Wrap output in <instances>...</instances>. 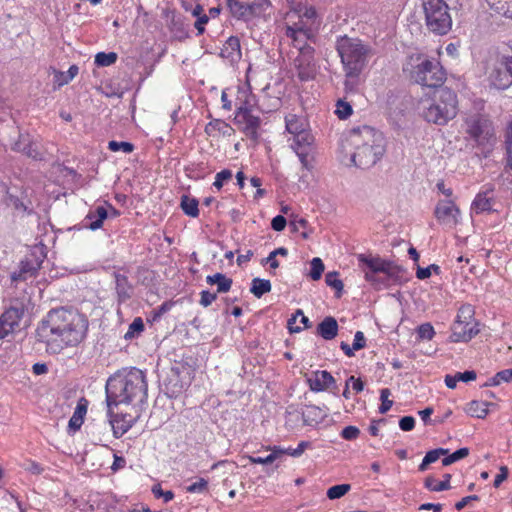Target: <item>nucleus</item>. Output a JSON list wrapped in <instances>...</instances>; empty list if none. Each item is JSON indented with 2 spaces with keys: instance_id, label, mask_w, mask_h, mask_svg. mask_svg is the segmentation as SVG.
<instances>
[{
  "instance_id": "1",
  "label": "nucleus",
  "mask_w": 512,
  "mask_h": 512,
  "mask_svg": "<svg viewBox=\"0 0 512 512\" xmlns=\"http://www.w3.org/2000/svg\"><path fill=\"white\" fill-rule=\"evenodd\" d=\"M88 320L75 310L65 308L48 312L38 326V340L46 343L47 351L57 354L65 346H76L86 337Z\"/></svg>"
},
{
  "instance_id": "2",
  "label": "nucleus",
  "mask_w": 512,
  "mask_h": 512,
  "mask_svg": "<svg viewBox=\"0 0 512 512\" xmlns=\"http://www.w3.org/2000/svg\"><path fill=\"white\" fill-rule=\"evenodd\" d=\"M106 404L108 416L113 415L114 407L120 404L133 406L147 398V382L142 370L132 367L110 376L106 382Z\"/></svg>"
},
{
  "instance_id": "3",
  "label": "nucleus",
  "mask_w": 512,
  "mask_h": 512,
  "mask_svg": "<svg viewBox=\"0 0 512 512\" xmlns=\"http://www.w3.org/2000/svg\"><path fill=\"white\" fill-rule=\"evenodd\" d=\"M350 143L354 147L351 160L361 169L374 166L385 153L383 134L371 126L364 125L352 129Z\"/></svg>"
},
{
  "instance_id": "4",
  "label": "nucleus",
  "mask_w": 512,
  "mask_h": 512,
  "mask_svg": "<svg viewBox=\"0 0 512 512\" xmlns=\"http://www.w3.org/2000/svg\"><path fill=\"white\" fill-rule=\"evenodd\" d=\"M357 259L359 267L364 272L365 280L374 285H389L391 282H400L404 278V268L379 256L359 254Z\"/></svg>"
},
{
  "instance_id": "5",
  "label": "nucleus",
  "mask_w": 512,
  "mask_h": 512,
  "mask_svg": "<svg viewBox=\"0 0 512 512\" xmlns=\"http://www.w3.org/2000/svg\"><path fill=\"white\" fill-rule=\"evenodd\" d=\"M336 50L341 58L344 71L354 74L363 72L372 55V49L358 38L347 36L337 40Z\"/></svg>"
},
{
  "instance_id": "6",
  "label": "nucleus",
  "mask_w": 512,
  "mask_h": 512,
  "mask_svg": "<svg viewBox=\"0 0 512 512\" xmlns=\"http://www.w3.org/2000/svg\"><path fill=\"white\" fill-rule=\"evenodd\" d=\"M411 60V68H404V71H409L412 81L429 88L442 87L446 80V72L440 62L422 56Z\"/></svg>"
},
{
  "instance_id": "7",
  "label": "nucleus",
  "mask_w": 512,
  "mask_h": 512,
  "mask_svg": "<svg viewBox=\"0 0 512 512\" xmlns=\"http://www.w3.org/2000/svg\"><path fill=\"white\" fill-rule=\"evenodd\" d=\"M457 95L448 88L437 91L433 102L423 111L426 121L437 125H445L457 115Z\"/></svg>"
},
{
  "instance_id": "8",
  "label": "nucleus",
  "mask_w": 512,
  "mask_h": 512,
  "mask_svg": "<svg viewBox=\"0 0 512 512\" xmlns=\"http://www.w3.org/2000/svg\"><path fill=\"white\" fill-rule=\"evenodd\" d=\"M422 6L428 30L436 35H446L452 28L447 3L444 0H423Z\"/></svg>"
},
{
  "instance_id": "9",
  "label": "nucleus",
  "mask_w": 512,
  "mask_h": 512,
  "mask_svg": "<svg viewBox=\"0 0 512 512\" xmlns=\"http://www.w3.org/2000/svg\"><path fill=\"white\" fill-rule=\"evenodd\" d=\"M474 311L470 305L462 306L459 309L457 319L452 325V342H468L475 337L480 329L479 324L473 318Z\"/></svg>"
},
{
  "instance_id": "10",
  "label": "nucleus",
  "mask_w": 512,
  "mask_h": 512,
  "mask_svg": "<svg viewBox=\"0 0 512 512\" xmlns=\"http://www.w3.org/2000/svg\"><path fill=\"white\" fill-rule=\"evenodd\" d=\"M227 6L233 17L249 21L254 17L265 16L271 8L269 0H227Z\"/></svg>"
},
{
  "instance_id": "11",
  "label": "nucleus",
  "mask_w": 512,
  "mask_h": 512,
  "mask_svg": "<svg viewBox=\"0 0 512 512\" xmlns=\"http://www.w3.org/2000/svg\"><path fill=\"white\" fill-rule=\"evenodd\" d=\"M291 148L297 154L303 168L312 170L315 155L313 135L306 131L294 136Z\"/></svg>"
},
{
  "instance_id": "12",
  "label": "nucleus",
  "mask_w": 512,
  "mask_h": 512,
  "mask_svg": "<svg viewBox=\"0 0 512 512\" xmlns=\"http://www.w3.org/2000/svg\"><path fill=\"white\" fill-rule=\"evenodd\" d=\"M314 48L309 44L299 47V54L294 60L298 78L305 82L315 78L317 73Z\"/></svg>"
},
{
  "instance_id": "13",
  "label": "nucleus",
  "mask_w": 512,
  "mask_h": 512,
  "mask_svg": "<svg viewBox=\"0 0 512 512\" xmlns=\"http://www.w3.org/2000/svg\"><path fill=\"white\" fill-rule=\"evenodd\" d=\"M489 78L497 89H506L512 84V45L510 50L500 57Z\"/></svg>"
},
{
  "instance_id": "14",
  "label": "nucleus",
  "mask_w": 512,
  "mask_h": 512,
  "mask_svg": "<svg viewBox=\"0 0 512 512\" xmlns=\"http://www.w3.org/2000/svg\"><path fill=\"white\" fill-rule=\"evenodd\" d=\"M465 130L471 138L478 143L488 141L493 135V127L491 121L484 115L473 114L465 120Z\"/></svg>"
},
{
  "instance_id": "15",
  "label": "nucleus",
  "mask_w": 512,
  "mask_h": 512,
  "mask_svg": "<svg viewBox=\"0 0 512 512\" xmlns=\"http://www.w3.org/2000/svg\"><path fill=\"white\" fill-rule=\"evenodd\" d=\"M234 121L236 124L242 125L240 129L248 138L254 141L258 140V129L261 125V119L253 115L249 108L240 106L236 112Z\"/></svg>"
},
{
  "instance_id": "16",
  "label": "nucleus",
  "mask_w": 512,
  "mask_h": 512,
  "mask_svg": "<svg viewBox=\"0 0 512 512\" xmlns=\"http://www.w3.org/2000/svg\"><path fill=\"white\" fill-rule=\"evenodd\" d=\"M25 312L22 303L11 305L0 317V339L14 330Z\"/></svg>"
},
{
  "instance_id": "17",
  "label": "nucleus",
  "mask_w": 512,
  "mask_h": 512,
  "mask_svg": "<svg viewBox=\"0 0 512 512\" xmlns=\"http://www.w3.org/2000/svg\"><path fill=\"white\" fill-rule=\"evenodd\" d=\"M436 219L449 227H455L459 223L460 209L452 200H440L434 211Z\"/></svg>"
},
{
  "instance_id": "18",
  "label": "nucleus",
  "mask_w": 512,
  "mask_h": 512,
  "mask_svg": "<svg viewBox=\"0 0 512 512\" xmlns=\"http://www.w3.org/2000/svg\"><path fill=\"white\" fill-rule=\"evenodd\" d=\"M40 251V256H37L35 253L30 254L26 257L25 260L21 261L20 268L18 272L13 273L12 280L14 281H26L27 279L35 276L37 271L40 269L41 264L45 255L42 252V249H38Z\"/></svg>"
},
{
  "instance_id": "19",
  "label": "nucleus",
  "mask_w": 512,
  "mask_h": 512,
  "mask_svg": "<svg viewBox=\"0 0 512 512\" xmlns=\"http://www.w3.org/2000/svg\"><path fill=\"white\" fill-rule=\"evenodd\" d=\"M310 389L315 392L332 388L334 393L337 390L334 377L326 370L316 371L313 378L308 379Z\"/></svg>"
},
{
  "instance_id": "20",
  "label": "nucleus",
  "mask_w": 512,
  "mask_h": 512,
  "mask_svg": "<svg viewBox=\"0 0 512 512\" xmlns=\"http://www.w3.org/2000/svg\"><path fill=\"white\" fill-rule=\"evenodd\" d=\"M110 426L113 431V434L116 438L122 436L134 423L137 418L136 416H132L128 413H114L112 416H109Z\"/></svg>"
},
{
  "instance_id": "21",
  "label": "nucleus",
  "mask_w": 512,
  "mask_h": 512,
  "mask_svg": "<svg viewBox=\"0 0 512 512\" xmlns=\"http://www.w3.org/2000/svg\"><path fill=\"white\" fill-rule=\"evenodd\" d=\"M220 55L231 63L239 61L242 56L239 38L235 36L229 37L224 43Z\"/></svg>"
},
{
  "instance_id": "22",
  "label": "nucleus",
  "mask_w": 512,
  "mask_h": 512,
  "mask_svg": "<svg viewBox=\"0 0 512 512\" xmlns=\"http://www.w3.org/2000/svg\"><path fill=\"white\" fill-rule=\"evenodd\" d=\"M339 326L332 316L325 317L317 326V334L325 340H332L338 334Z\"/></svg>"
},
{
  "instance_id": "23",
  "label": "nucleus",
  "mask_w": 512,
  "mask_h": 512,
  "mask_svg": "<svg viewBox=\"0 0 512 512\" xmlns=\"http://www.w3.org/2000/svg\"><path fill=\"white\" fill-rule=\"evenodd\" d=\"M108 218V211L103 206H98L95 210L90 211L85 218L84 226L90 230H97L102 227L105 219Z\"/></svg>"
},
{
  "instance_id": "24",
  "label": "nucleus",
  "mask_w": 512,
  "mask_h": 512,
  "mask_svg": "<svg viewBox=\"0 0 512 512\" xmlns=\"http://www.w3.org/2000/svg\"><path fill=\"white\" fill-rule=\"evenodd\" d=\"M114 278L118 300L119 302H126L132 296L133 287L129 283L128 278L123 274L115 272Z\"/></svg>"
},
{
  "instance_id": "25",
  "label": "nucleus",
  "mask_w": 512,
  "mask_h": 512,
  "mask_svg": "<svg viewBox=\"0 0 512 512\" xmlns=\"http://www.w3.org/2000/svg\"><path fill=\"white\" fill-rule=\"evenodd\" d=\"M87 404H88V402L85 398H81L78 401L77 406L73 412V415L70 418L69 423H68V429L70 432L71 431L75 432V431L79 430L80 427L82 426L83 421H84V416L86 415V412H87Z\"/></svg>"
},
{
  "instance_id": "26",
  "label": "nucleus",
  "mask_w": 512,
  "mask_h": 512,
  "mask_svg": "<svg viewBox=\"0 0 512 512\" xmlns=\"http://www.w3.org/2000/svg\"><path fill=\"white\" fill-rule=\"evenodd\" d=\"M304 450H272L266 457H249L250 461L255 464H271L274 461L281 459L284 454L292 457H300Z\"/></svg>"
},
{
  "instance_id": "27",
  "label": "nucleus",
  "mask_w": 512,
  "mask_h": 512,
  "mask_svg": "<svg viewBox=\"0 0 512 512\" xmlns=\"http://www.w3.org/2000/svg\"><path fill=\"white\" fill-rule=\"evenodd\" d=\"M302 417L305 424L313 426L326 417V412L316 405H306L302 411Z\"/></svg>"
},
{
  "instance_id": "28",
  "label": "nucleus",
  "mask_w": 512,
  "mask_h": 512,
  "mask_svg": "<svg viewBox=\"0 0 512 512\" xmlns=\"http://www.w3.org/2000/svg\"><path fill=\"white\" fill-rule=\"evenodd\" d=\"M471 210L477 214L492 210L491 199L487 196V192H480L476 195Z\"/></svg>"
},
{
  "instance_id": "29",
  "label": "nucleus",
  "mask_w": 512,
  "mask_h": 512,
  "mask_svg": "<svg viewBox=\"0 0 512 512\" xmlns=\"http://www.w3.org/2000/svg\"><path fill=\"white\" fill-rule=\"evenodd\" d=\"M215 131L220 132L224 136H230L234 129L225 121L214 119L205 126V132L208 135H212Z\"/></svg>"
},
{
  "instance_id": "30",
  "label": "nucleus",
  "mask_w": 512,
  "mask_h": 512,
  "mask_svg": "<svg viewBox=\"0 0 512 512\" xmlns=\"http://www.w3.org/2000/svg\"><path fill=\"white\" fill-rule=\"evenodd\" d=\"M286 35L292 39L293 45L299 50L300 46H304L309 38L308 31L302 28L287 27Z\"/></svg>"
},
{
  "instance_id": "31",
  "label": "nucleus",
  "mask_w": 512,
  "mask_h": 512,
  "mask_svg": "<svg viewBox=\"0 0 512 512\" xmlns=\"http://www.w3.org/2000/svg\"><path fill=\"white\" fill-rule=\"evenodd\" d=\"M491 10L512 19V8L508 0H485Z\"/></svg>"
},
{
  "instance_id": "32",
  "label": "nucleus",
  "mask_w": 512,
  "mask_h": 512,
  "mask_svg": "<svg viewBox=\"0 0 512 512\" xmlns=\"http://www.w3.org/2000/svg\"><path fill=\"white\" fill-rule=\"evenodd\" d=\"M272 285L269 280L254 278L251 282L250 292L256 297L261 298L264 294L270 292Z\"/></svg>"
},
{
  "instance_id": "33",
  "label": "nucleus",
  "mask_w": 512,
  "mask_h": 512,
  "mask_svg": "<svg viewBox=\"0 0 512 512\" xmlns=\"http://www.w3.org/2000/svg\"><path fill=\"white\" fill-rule=\"evenodd\" d=\"M198 205L199 202L196 198L188 195H182L180 206L186 215L190 217H197L199 215Z\"/></svg>"
},
{
  "instance_id": "34",
  "label": "nucleus",
  "mask_w": 512,
  "mask_h": 512,
  "mask_svg": "<svg viewBox=\"0 0 512 512\" xmlns=\"http://www.w3.org/2000/svg\"><path fill=\"white\" fill-rule=\"evenodd\" d=\"M286 130L292 134L293 137L307 131L303 120L298 118L296 115L286 117Z\"/></svg>"
},
{
  "instance_id": "35",
  "label": "nucleus",
  "mask_w": 512,
  "mask_h": 512,
  "mask_svg": "<svg viewBox=\"0 0 512 512\" xmlns=\"http://www.w3.org/2000/svg\"><path fill=\"white\" fill-rule=\"evenodd\" d=\"M505 150H506V165L505 171H512V121L508 124L505 131Z\"/></svg>"
},
{
  "instance_id": "36",
  "label": "nucleus",
  "mask_w": 512,
  "mask_h": 512,
  "mask_svg": "<svg viewBox=\"0 0 512 512\" xmlns=\"http://www.w3.org/2000/svg\"><path fill=\"white\" fill-rule=\"evenodd\" d=\"M203 7L200 4H195V7L192 11V16L196 17V21L194 23L195 28L198 31V34H202L205 30L204 26L208 23L209 17L203 13Z\"/></svg>"
},
{
  "instance_id": "37",
  "label": "nucleus",
  "mask_w": 512,
  "mask_h": 512,
  "mask_svg": "<svg viewBox=\"0 0 512 512\" xmlns=\"http://www.w3.org/2000/svg\"><path fill=\"white\" fill-rule=\"evenodd\" d=\"M325 282L329 287L335 289L336 297L340 298L343 292L344 285L342 280L339 279V273L337 271L328 272L325 275Z\"/></svg>"
},
{
  "instance_id": "38",
  "label": "nucleus",
  "mask_w": 512,
  "mask_h": 512,
  "mask_svg": "<svg viewBox=\"0 0 512 512\" xmlns=\"http://www.w3.org/2000/svg\"><path fill=\"white\" fill-rule=\"evenodd\" d=\"M450 475H445L444 481H437L433 477H427L425 479V487L428 488L431 491H444L448 490L450 488Z\"/></svg>"
},
{
  "instance_id": "39",
  "label": "nucleus",
  "mask_w": 512,
  "mask_h": 512,
  "mask_svg": "<svg viewBox=\"0 0 512 512\" xmlns=\"http://www.w3.org/2000/svg\"><path fill=\"white\" fill-rule=\"evenodd\" d=\"M489 405L487 402L472 401L468 405V412L474 417L484 418L488 414Z\"/></svg>"
},
{
  "instance_id": "40",
  "label": "nucleus",
  "mask_w": 512,
  "mask_h": 512,
  "mask_svg": "<svg viewBox=\"0 0 512 512\" xmlns=\"http://www.w3.org/2000/svg\"><path fill=\"white\" fill-rule=\"evenodd\" d=\"M117 54L115 52H99L95 56V64L99 67H107L117 61Z\"/></svg>"
},
{
  "instance_id": "41",
  "label": "nucleus",
  "mask_w": 512,
  "mask_h": 512,
  "mask_svg": "<svg viewBox=\"0 0 512 512\" xmlns=\"http://www.w3.org/2000/svg\"><path fill=\"white\" fill-rule=\"evenodd\" d=\"M78 71V66L72 65L67 72H58L55 75L58 86L68 84L78 74Z\"/></svg>"
},
{
  "instance_id": "42",
  "label": "nucleus",
  "mask_w": 512,
  "mask_h": 512,
  "mask_svg": "<svg viewBox=\"0 0 512 512\" xmlns=\"http://www.w3.org/2000/svg\"><path fill=\"white\" fill-rule=\"evenodd\" d=\"M449 450H429L419 466L420 471H425L429 464L437 461L441 455H446Z\"/></svg>"
},
{
  "instance_id": "43",
  "label": "nucleus",
  "mask_w": 512,
  "mask_h": 512,
  "mask_svg": "<svg viewBox=\"0 0 512 512\" xmlns=\"http://www.w3.org/2000/svg\"><path fill=\"white\" fill-rule=\"evenodd\" d=\"M345 72V81H344V88L347 92H356L357 87L360 83L359 76L362 72H356L354 74L349 73V71Z\"/></svg>"
},
{
  "instance_id": "44",
  "label": "nucleus",
  "mask_w": 512,
  "mask_h": 512,
  "mask_svg": "<svg viewBox=\"0 0 512 512\" xmlns=\"http://www.w3.org/2000/svg\"><path fill=\"white\" fill-rule=\"evenodd\" d=\"M144 330V323L140 317H137L129 325L128 331L125 333V339H132L135 335L140 334Z\"/></svg>"
},
{
  "instance_id": "45",
  "label": "nucleus",
  "mask_w": 512,
  "mask_h": 512,
  "mask_svg": "<svg viewBox=\"0 0 512 512\" xmlns=\"http://www.w3.org/2000/svg\"><path fill=\"white\" fill-rule=\"evenodd\" d=\"M324 263L323 261L318 258V257H315L312 259L311 261V269H310V277L312 280H319L322 276V273L324 272Z\"/></svg>"
},
{
  "instance_id": "46",
  "label": "nucleus",
  "mask_w": 512,
  "mask_h": 512,
  "mask_svg": "<svg viewBox=\"0 0 512 512\" xmlns=\"http://www.w3.org/2000/svg\"><path fill=\"white\" fill-rule=\"evenodd\" d=\"M351 486L349 484H340L332 486L327 491V497L329 499H338L344 496L348 491H350Z\"/></svg>"
},
{
  "instance_id": "47",
  "label": "nucleus",
  "mask_w": 512,
  "mask_h": 512,
  "mask_svg": "<svg viewBox=\"0 0 512 512\" xmlns=\"http://www.w3.org/2000/svg\"><path fill=\"white\" fill-rule=\"evenodd\" d=\"M352 106L343 100H338L336 104L335 114L339 119H347L352 114Z\"/></svg>"
},
{
  "instance_id": "48",
  "label": "nucleus",
  "mask_w": 512,
  "mask_h": 512,
  "mask_svg": "<svg viewBox=\"0 0 512 512\" xmlns=\"http://www.w3.org/2000/svg\"><path fill=\"white\" fill-rule=\"evenodd\" d=\"M108 148L113 152L123 151L126 154H129L133 152L134 145L130 142H118L115 140H112L108 143Z\"/></svg>"
},
{
  "instance_id": "49",
  "label": "nucleus",
  "mask_w": 512,
  "mask_h": 512,
  "mask_svg": "<svg viewBox=\"0 0 512 512\" xmlns=\"http://www.w3.org/2000/svg\"><path fill=\"white\" fill-rule=\"evenodd\" d=\"M391 395V392L388 388H384L380 391V400L381 405L379 407V412L381 414H385L393 405V401L389 400L388 397Z\"/></svg>"
},
{
  "instance_id": "50",
  "label": "nucleus",
  "mask_w": 512,
  "mask_h": 512,
  "mask_svg": "<svg viewBox=\"0 0 512 512\" xmlns=\"http://www.w3.org/2000/svg\"><path fill=\"white\" fill-rule=\"evenodd\" d=\"M166 393L169 394L170 397L177 396L179 393L183 391V384L176 379L173 381L170 379L168 382H164Z\"/></svg>"
},
{
  "instance_id": "51",
  "label": "nucleus",
  "mask_w": 512,
  "mask_h": 512,
  "mask_svg": "<svg viewBox=\"0 0 512 512\" xmlns=\"http://www.w3.org/2000/svg\"><path fill=\"white\" fill-rule=\"evenodd\" d=\"M14 149L34 159L38 158L39 156V152L32 144H23L22 142H17Z\"/></svg>"
},
{
  "instance_id": "52",
  "label": "nucleus",
  "mask_w": 512,
  "mask_h": 512,
  "mask_svg": "<svg viewBox=\"0 0 512 512\" xmlns=\"http://www.w3.org/2000/svg\"><path fill=\"white\" fill-rule=\"evenodd\" d=\"M468 453H469V450H455L454 453L443 458L442 464L444 466L451 465L452 463L467 457Z\"/></svg>"
},
{
  "instance_id": "53",
  "label": "nucleus",
  "mask_w": 512,
  "mask_h": 512,
  "mask_svg": "<svg viewBox=\"0 0 512 512\" xmlns=\"http://www.w3.org/2000/svg\"><path fill=\"white\" fill-rule=\"evenodd\" d=\"M417 333L420 339L427 340H431L435 335L434 328L430 323L421 324L417 329Z\"/></svg>"
},
{
  "instance_id": "54",
  "label": "nucleus",
  "mask_w": 512,
  "mask_h": 512,
  "mask_svg": "<svg viewBox=\"0 0 512 512\" xmlns=\"http://www.w3.org/2000/svg\"><path fill=\"white\" fill-rule=\"evenodd\" d=\"M231 178L232 172L229 169H224L216 174L213 186L219 190L223 187L224 183Z\"/></svg>"
},
{
  "instance_id": "55",
  "label": "nucleus",
  "mask_w": 512,
  "mask_h": 512,
  "mask_svg": "<svg viewBox=\"0 0 512 512\" xmlns=\"http://www.w3.org/2000/svg\"><path fill=\"white\" fill-rule=\"evenodd\" d=\"M219 277L221 278L216 282L215 285H217V292L218 293H226L231 289L232 286V279L228 278L226 275L219 273Z\"/></svg>"
},
{
  "instance_id": "56",
  "label": "nucleus",
  "mask_w": 512,
  "mask_h": 512,
  "mask_svg": "<svg viewBox=\"0 0 512 512\" xmlns=\"http://www.w3.org/2000/svg\"><path fill=\"white\" fill-rule=\"evenodd\" d=\"M217 299V293H212L210 291L204 290L200 293V305L203 307H208Z\"/></svg>"
},
{
  "instance_id": "57",
  "label": "nucleus",
  "mask_w": 512,
  "mask_h": 512,
  "mask_svg": "<svg viewBox=\"0 0 512 512\" xmlns=\"http://www.w3.org/2000/svg\"><path fill=\"white\" fill-rule=\"evenodd\" d=\"M208 482L204 478H200L198 481L192 483L187 487V491L190 493H200L207 490Z\"/></svg>"
},
{
  "instance_id": "58",
  "label": "nucleus",
  "mask_w": 512,
  "mask_h": 512,
  "mask_svg": "<svg viewBox=\"0 0 512 512\" xmlns=\"http://www.w3.org/2000/svg\"><path fill=\"white\" fill-rule=\"evenodd\" d=\"M152 492L154 494V496L156 498H160V497H163L164 501L165 502H169L170 500L173 499L174 497V494L172 491L168 490V491H163L161 486L159 484L157 485H154L152 487Z\"/></svg>"
},
{
  "instance_id": "59",
  "label": "nucleus",
  "mask_w": 512,
  "mask_h": 512,
  "mask_svg": "<svg viewBox=\"0 0 512 512\" xmlns=\"http://www.w3.org/2000/svg\"><path fill=\"white\" fill-rule=\"evenodd\" d=\"M432 414H433V408H431V407H427L424 410L419 411V415H420L422 421L426 425H428V424H436V423H440L442 421L439 418H435L434 420H432L430 418Z\"/></svg>"
},
{
  "instance_id": "60",
  "label": "nucleus",
  "mask_w": 512,
  "mask_h": 512,
  "mask_svg": "<svg viewBox=\"0 0 512 512\" xmlns=\"http://www.w3.org/2000/svg\"><path fill=\"white\" fill-rule=\"evenodd\" d=\"M359 434L360 430L355 426H346L341 432V436L346 440L356 439Z\"/></svg>"
},
{
  "instance_id": "61",
  "label": "nucleus",
  "mask_w": 512,
  "mask_h": 512,
  "mask_svg": "<svg viewBox=\"0 0 512 512\" xmlns=\"http://www.w3.org/2000/svg\"><path fill=\"white\" fill-rule=\"evenodd\" d=\"M287 224L286 218L282 215L275 216L271 221V227L273 230L280 232L285 229Z\"/></svg>"
},
{
  "instance_id": "62",
  "label": "nucleus",
  "mask_w": 512,
  "mask_h": 512,
  "mask_svg": "<svg viewBox=\"0 0 512 512\" xmlns=\"http://www.w3.org/2000/svg\"><path fill=\"white\" fill-rule=\"evenodd\" d=\"M415 426V419L412 416H404L399 420V427L403 431H411Z\"/></svg>"
},
{
  "instance_id": "63",
  "label": "nucleus",
  "mask_w": 512,
  "mask_h": 512,
  "mask_svg": "<svg viewBox=\"0 0 512 512\" xmlns=\"http://www.w3.org/2000/svg\"><path fill=\"white\" fill-rule=\"evenodd\" d=\"M366 346V339L361 331H357L354 336L353 349L360 350Z\"/></svg>"
},
{
  "instance_id": "64",
  "label": "nucleus",
  "mask_w": 512,
  "mask_h": 512,
  "mask_svg": "<svg viewBox=\"0 0 512 512\" xmlns=\"http://www.w3.org/2000/svg\"><path fill=\"white\" fill-rule=\"evenodd\" d=\"M458 381L469 382L476 379L477 375L474 370H466L464 372L456 373Z\"/></svg>"
}]
</instances>
